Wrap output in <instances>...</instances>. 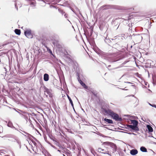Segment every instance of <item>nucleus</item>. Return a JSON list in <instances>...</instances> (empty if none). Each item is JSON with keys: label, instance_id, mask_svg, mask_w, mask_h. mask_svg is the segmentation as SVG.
I'll use <instances>...</instances> for the list:
<instances>
[{"label": "nucleus", "instance_id": "nucleus-5", "mask_svg": "<svg viewBox=\"0 0 156 156\" xmlns=\"http://www.w3.org/2000/svg\"><path fill=\"white\" fill-rule=\"evenodd\" d=\"M52 91L49 90L48 88H45L44 90V94L46 95L47 97H48V95L50 97L52 98V94L51 93Z\"/></svg>", "mask_w": 156, "mask_h": 156}, {"label": "nucleus", "instance_id": "nucleus-23", "mask_svg": "<svg viewBox=\"0 0 156 156\" xmlns=\"http://www.w3.org/2000/svg\"><path fill=\"white\" fill-rule=\"evenodd\" d=\"M68 16V15L66 14H65L64 15V16L66 18H67Z\"/></svg>", "mask_w": 156, "mask_h": 156}, {"label": "nucleus", "instance_id": "nucleus-29", "mask_svg": "<svg viewBox=\"0 0 156 156\" xmlns=\"http://www.w3.org/2000/svg\"><path fill=\"white\" fill-rule=\"evenodd\" d=\"M149 105H150L151 106H152V105H152L151 104H149Z\"/></svg>", "mask_w": 156, "mask_h": 156}, {"label": "nucleus", "instance_id": "nucleus-16", "mask_svg": "<svg viewBox=\"0 0 156 156\" xmlns=\"http://www.w3.org/2000/svg\"><path fill=\"white\" fill-rule=\"evenodd\" d=\"M67 97L68 98L69 100V101L70 102V103L72 106L73 107V101H72V99H71V98L69 97V96L68 95H67Z\"/></svg>", "mask_w": 156, "mask_h": 156}, {"label": "nucleus", "instance_id": "nucleus-26", "mask_svg": "<svg viewBox=\"0 0 156 156\" xmlns=\"http://www.w3.org/2000/svg\"><path fill=\"white\" fill-rule=\"evenodd\" d=\"M139 38H140V39H141V38H142V37H141V36H139Z\"/></svg>", "mask_w": 156, "mask_h": 156}, {"label": "nucleus", "instance_id": "nucleus-6", "mask_svg": "<svg viewBox=\"0 0 156 156\" xmlns=\"http://www.w3.org/2000/svg\"><path fill=\"white\" fill-rule=\"evenodd\" d=\"M130 154L132 155H135L138 153V151L137 150L133 149L130 151Z\"/></svg>", "mask_w": 156, "mask_h": 156}, {"label": "nucleus", "instance_id": "nucleus-19", "mask_svg": "<svg viewBox=\"0 0 156 156\" xmlns=\"http://www.w3.org/2000/svg\"><path fill=\"white\" fill-rule=\"evenodd\" d=\"M112 121L111 119H108V123H112Z\"/></svg>", "mask_w": 156, "mask_h": 156}, {"label": "nucleus", "instance_id": "nucleus-18", "mask_svg": "<svg viewBox=\"0 0 156 156\" xmlns=\"http://www.w3.org/2000/svg\"><path fill=\"white\" fill-rule=\"evenodd\" d=\"M66 155V156H72V155L70 153V151H69L68 152L65 154Z\"/></svg>", "mask_w": 156, "mask_h": 156}, {"label": "nucleus", "instance_id": "nucleus-3", "mask_svg": "<svg viewBox=\"0 0 156 156\" xmlns=\"http://www.w3.org/2000/svg\"><path fill=\"white\" fill-rule=\"evenodd\" d=\"M107 142H104L102 145V148H99V150L100 152L101 151V153H106V151L107 150Z\"/></svg>", "mask_w": 156, "mask_h": 156}, {"label": "nucleus", "instance_id": "nucleus-27", "mask_svg": "<svg viewBox=\"0 0 156 156\" xmlns=\"http://www.w3.org/2000/svg\"><path fill=\"white\" fill-rule=\"evenodd\" d=\"M62 154L63 156H66V155L63 154Z\"/></svg>", "mask_w": 156, "mask_h": 156}, {"label": "nucleus", "instance_id": "nucleus-15", "mask_svg": "<svg viewBox=\"0 0 156 156\" xmlns=\"http://www.w3.org/2000/svg\"><path fill=\"white\" fill-rule=\"evenodd\" d=\"M140 150L144 152H146L147 151V149L144 147H142L140 148Z\"/></svg>", "mask_w": 156, "mask_h": 156}, {"label": "nucleus", "instance_id": "nucleus-7", "mask_svg": "<svg viewBox=\"0 0 156 156\" xmlns=\"http://www.w3.org/2000/svg\"><path fill=\"white\" fill-rule=\"evenodd\" d=\"M108 145L110 146L114 149H115L116 148V146L115 145L112 143L108 142Z\"/></svg>", "mask_w": 156, "mask_h": 156}, {"label": "nucleus", "instance_id": "nucleus-13", "mask_svg": "<svg viewBox=\"0 0 156 156\" xmlns=\"http://www.w3.org/2000/svg\"><path fill=\"white\" fill-rule=\"evenodd\" d=\"M15 33L18 35H20L21 33V31L20 30L18 29H16L15 30Z\"/></svg>", "mask_w": 156, "mask_h": 156}, {"label": "nucleus", "instance_id": "nucleus-12", "mask_svg": "<svg viewBox=\"0 0 156 156\" xmlns=\"http://www.w3.org/2000/svg\"><path fill=\"white\" fill-rule=\"evenodd\" d=\"M89 90L91 92V93L94 95L95 97H98L97 94V92L94 91V90Z\"/></svg>", "mask_w": 156, "mask_h": 156}, {"label": "nucleus", "instance_id": "nucleus-20", "mask_svg": "<svg viewBox=\"0 0 156 156\" xmlns=\"http://www.w3.org/2000/svg\"><path fill=\"white\" fill-rule=\"evenodd\" d=\"M46 47L47 48L48 51H49L50 52V53L51 54H52V52L51 51V50L50 49H49L47 47Z\"/></svg>", "mask_w": 156, "mask_h": 156}, {"label": "nucleus", "instance_id": "nucleus-30", "mask_svg": "<svg viewBox=\"0 0 156 156\" xmlns=\"http://www.w3.org/2000/svg\"><path fill=\"white\" fill-rule=\"evenodd\" d=\"M153 80H154V77H153Z\"/></svg>", "mask_w": 156, "mask_h": 156}, {"label": "nucleus", "instance_id": "nucleus-8", "mask_svg": "<svg viewBox=\"0 0 156 156\" xmlns=\"http://www.w3.org/2000/svg\"><path fill=\"white\" fill-rule=\"evenodd\" d=\"M44 80L45 81H47L49 80V75L48 74L45 73L44 75Z\"/></svg>", "mask_w": 156, "mask_h": 156}, {"label": "nucleus", "instance_id": "nucleus-4", "mask_svg": "<svg viewBox=\"0 0 156 156\" xmlns=\"http://www.w3.org/2000/svg\"><path fill=\"white\" fill-rule=\"evenodd\" d=\"M24 34L25 36L29 38H32L33 37L31 30H27L25 31Z\"/></svg>", "mask_w": 156, "mask_h": 156}, {"label": "nucleus", "instance_id": "nucleus-1", "mask_svg": "<svg viewBox=\"0 0 156 156\" xmlns=\"http://www.w3.org/2000/svg\"><path fill=\"white\" fill-rule=\"evenodd\" d=\"M108 115L111 116L115 120L121 121L122 120V119L117 114L114 113V112L109 109H108Z\"/></svg>", "mask_w": 156, "mask_h": 156}, {"label": "nucleus", "instance_id": "nucleus-14", "mask_svg": "<svg viewBox=\"0 0 156 156\" xmlns=\"http://www.w3.org/2000/svg\"><path fill=\"white\" fill-rule=\"evenodd\" d=\"M58 12L60 13L62 15H63L65 13V12L61 8L58 9Z\"/></svg>", "mask_w": 156, "mask_h": 156}, {"label": "nucleus", "instance_id": "nucleus-28", "mask_svg": "<svg viewBox=\"0 0 156 156\" xmlns=\"http://www.w3.org/2000/svg\"><path fill=\"white\" fill-rule=\"evenodd\" d=\"M11 124V123H8V126H9V124Z\"/></svg>", "mask_w": 156, "mask_h": 156}, {"label": "nucleus", "instance_id": "nucleus-11", "mask_svg": "<svg viewBox=\"0 0 156 156\" xmlns=\"http://www.w3.org/2000/svg\"><path fill=\"white\" fill-rule=\"evenodd\" d=\"M147 127L148 129V131L150 132H151L153 131V129L152 127L149 125H147Z\"/></svg>", "mask_w": 156, "mask_h": 156}, {"label": "nucleus", "instance_id": "nucleus-21", "mask_svg": "<svg viewBox=\"0 0 156 156\" xmlns=\"http://www.w3.org/2000/svg\"><path fill=\"white\" fill-rule=\"evenodd\" d=\"M90 31H91V34H90V36H91L92 34V32H93V28H91V29H90Z\"/></svg>", "mask_w": 156, "mask_h": 156}, {"label": "nucleus", "instance_id": "nucleus-17", "mask_svg": "<svg viewBox=\"0 0 156 156\" xmlns=\"http://www.w3.org/2000/svg\"><path fill=\"white\" fill-rule=\"evenodd\" d=\"M102 112L105 115H106L107 114V111L106 109L102 108Z\"/></svg>", "mask_w": 156, "mask_h": 156}, {"label": "nucleus", "instance_id": "nucleus-22", "mask_svg": "<svg viewBox=\"0 0 156 156\" xmlns=\"http://www.w3.org/2000/svg\"><path fill=\"white\" fill-rule=\"evenodd\" d=\"M104 122L105 121L106 122H107V119H106V118L104 119Z\"/></svg>", "mask_w": 156, "mask_h": 156}, {"label": "nucleus", "instance_id": "nucleus-24", "mask_svg": "<svg viewBox=\"0 0 156 156\" xmlns=\"http://www.w3.org/2000/svg\"><path fill=\"white\" fill-rule=\"evenodd\" d=\"M62 150H58V151L61 154H62Z\"/></svg>", "mask_w": 156, "mask_h": 156}, {"label": "nucleus", "instance_id": "nucleus-9", "mask_svg": "<svg viewBox=\"0 0 156 156\" xmlns=\"http://www.w3.org/2000/svg\"><path fill=\"white\" fill-rule=\"evenodd\" d=\"M69 151L67 149L65 148H63L62 150V154L63 153V154H66V153L68 152Z\"/></svg>", "mask_w": 156, "mask_h": 156}, {"label": "nucleus", "instance_id": "nucleus-25", "mask_svg": "<svg viewBox=\"0 0 156 156\" xmlns=\"http://www.w3.org/2000/svg\"><path fill=\"white\" fill-rule=\"evenodd\" d=\"M152 106L154 107H155V108H156V105H152Z\"/></svg>", "mask_w": 156, "mask_h": 156}, {"label": "nucleus", "instance_id": "nucleus-10", "mask_svg": "<svg viewBox=\"0 0 156 156\" xmlns=\"http://www.w3.org/2000/svg\"><path fill=\"white\" fill-rule=\"evenodd\" d=\"M80 83L81 84V85L83 87L86 89H87L88 88V87L86 85V84L84 83L83 81L81 80H80Z\"/></svg>", "mask_w": 156, "mask_h": 156}, {"label": "nucleus", "instance_id": "nucleus-2", "mask_svg": "<svg viewBox=\"0 0 156 156\" xmlns=\"http://www.w3.org/2000/svg\"><path fill=\"white\" fill-rule=\"evenodd\" d=\"M131 123L133 125H129V127L133 130L136 131H138L139 129L137 126L138 122L135 120H131Z\"/></svg>", "mask_w": 156, "mask_h": 156}]
</instances>
